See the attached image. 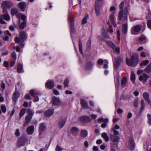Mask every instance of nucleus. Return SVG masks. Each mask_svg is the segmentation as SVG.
Here are the masks:
<instances>
[{
	"mask_svg": "<svg viewBox=\"0 0 151 151\" xmlns=\"http://www.w3.org/2000/svg\"><path fill=\"white\" fill-rule=\"evenodd\" d=\"M91 41L90 40H89L86 44V49H89L91 45Z\"/></svg>",
	"mask_w": 151,
	"mask_h": 151,
	"instance_id": "603ef678",
	"label": "nucleus"
},
{
	"mask_svg": "<svg viewBox=\"0 0 151 151\" xmlns=\"http://www.w3.org/2000/svg\"><path fill=\"white\" fill-rule=\"evenodd\" d=\"M71 132L73 135H76L79 132V129L77 127H73L72 128Z\"/></svg>",
	"mask_w": 151,
	"mask_h": 151,
	"instance_id": "b1692460",
	"label": "nucleus"
},
{
	"mask_svg": "<svg viewBox=\"0 0 151 151\" xmlns=\"http://www.w3.org/2000/svg\"><path fill=\"white\" fill-rule=\"evenodd\" d=\"M62 148L59 145H58L56 147L55 151H62Z\"/></svg>",
	"mask_w": 151,
	"mask_h": 151,
	"instance_id": "13d9d810",
	"label": "nucleus"
},
{
	"mask_svg": "<svg viewBox=\"0 0 151 151\" xmlns=\"http://www.w3.org/2000/svg\"><path fill=\"white\" fill-rule=\"evenodd\" d=\"M143 96L145 100L147 101L150 106H151V103L149 98V95L148 93L146 92H144L143 93Z\"/></svg>",
	"mask_w": 151,
	"mask_h": 151,
	"instance_id": "aec40b11",
	"label": "nucleus"
},
{
	"mask_svg": "<svg viewBox=\"0 0 151 151\" xmlns=\"http://www.w3.org/2000/svg\"><path fill=\"white\" fill-rule=\"evenodd\" d=\"M26 110L25 109H23L20 112L19 116L20 118H21V117L24 115L25 113H26Z\"/></svg>",
	"mask_w": 151,
	"mask_h": 151,
	"instance_id": "de8ad7c7",
	"label": "nucleus"
},
{
	"mask_svg": "<svg viewBox=\"0 0 151 151\" xmlns=\"http://www.w3.org/2000/svg\"><path fill=\"white\" fill-rule=\"evenodd\" d=\"M131 80L133 82H134L135 80V75L134 72L132 71L131 74Z\"/></svg>",
	"mask_w": 151,
	"mask_h": 151,
	"instance_id": "ea45409f",
	"label": "nucleus"
},
{
	"mask_svg": "<svg viewBox=\"0 0 151 151\" xmlns=\"http://www.w3.org/2000/svg\"><path fill=\"white\" fill-rule=\"evenodd\" d=\"M1 6L3 9L4 12V13H6L7 12V9H9V5L8 1H3L1 3Z\"/></svg>",
	"mask_w": 151,
	"mask_h": 151,
	"instance_id": "6e6552de",
	"label": "nucleus"
},
{
	"mask_svg": "<svg viewBox=\"0 0 151 151\" xmlns=\"http://www.w3.org/2000/svg\"><path fill=\"white\" fill-rule=\"evenodd\" d=\"M127 9L126 8L124 9L123 17L124 19L126 20L127 19Z\"/></svg>",
	"mask_w": 151,
	"mask_h": 151,
	"instance_id": "a19ab883",
	"label": "nucleus"
},
{
	"mask_svg": "<svg viewBox=\"0 0 151 151\" xmlns=\"http://www.w3.org/2000/svg\"><path fill=\"white\" fill-rule=\"evenodd\" d=\"M80 120L82 122H88L91 121L90 118L88 116H83L80 117Z\"/></svg>",
	"mask_w": 151,
	"mask_h": 151,
	"instance_id": "5701e85b",
	"label": "nucleus"
},
{
	"mask_svg": "<svg viewBox=\"0 0 151 151\" xmlns=\"http://www.w3.org/2000/svg\"><path fill=\"white\" fill-rule=\"evenodd\" d=\"M45 85L47 88L52 89L54 86V82L52 80H48L46 83Z\"/></svg>",
	"mask_w": 151,
	"mask_h": 151,
	"instance_id": "1a4fd4ad",
	"label": "nucleus"
},
{
	"mask_svg": "<svg viewBox=\"0 0 151 151\" xmlns=\"http://www.w3.org/2000/svg\"><path fill=\"white\" fill-rule=\"evenodd\" d=\"M79 47L80 52L82 54L83 53L82 48V43L81 41H79Z\"/></svg>",
	"mask_w": 151,
	"mask_h": 151,
	"instance_id": "8fccbe9b",
	"label": "nucleus"
},
{
	"mask_svg": "<svg viewBox=\"0 0 151 151\" xmlns=\"http://www.w3.org/2000/svg\"><path fill=\"white\" fill-rule=\"evenodd\" d=\"M104 68L105 69H107L108 68V62L107 60H104Z\"/></svg>",
	"mask_w": 151,
	"mask_h": 151,
	"instance_id": "5fc2aeb1",
	"label": "nucleus"
},
{
	"mask_svg": "<svg viewBox=\"0 0 151 151\" xmlns=\"http://www.w3.org/2000/svg\"><path fill=\"white\" fill-rule=\"evenodd\" d=\"M54 110L52 109H50L44 112V115L46 116L50 117L53 114Z\"/></svg>",
	"mask_w": 151,
	"mask_h": 151,
	"instance_id": "412c9836",
	"label": "nucleus"
},
{
	"mask_svg": "<svg viewBox=\"0 0 151 151\" xmlns=\"http://www.w3.org/2000/svg\"><path fill=\"white\" fill-rule=\"evenodd\" d=\"M149 63V61L147 60L143 61L142 62L140 63V66H142L143 65L146 66Z\"/></svg>",
	"mask_w": 151,
	"mask_h": 151,
	"instance_id": "a18cd8bd",
	"label": "nucleus"
},
{
	"mask_svg": "<svg viewBox=\"0 0 151 151\" xmlns=\"http://www.w3.org/2000/svg\"><path fill=\"white\" fill-rule=\"evenodd\" d=\"M12 57L13 59L16 60L17 58V56L16 53L15 52H13L12 54Z\"/></svg>",
	"mask_w": 151,
	"mask_h": 151,
	"instance_id": "4d7b16f0",
	"label": "nucleus"
},
{
	"mask_svg": "<svg viewBox=\"0 0 151 151\" xmlns=\"http://www.w3.org/2000/svg\"><path fill=\"white\" fill-rule=\"evenodd\" d=\"M46 129V127L44 123H41L39 127V135H41L43 132Z\"/></svg>",
	"mask_w": 151,
	"mask_h": 151,
	"instance_id": "f8f14e48",
	"label": "nucleus"
},
{
	"mask_svg": "<svg viewBox=\"0 0 151 151\" xmlns=\"http://www.w3.org/2000/svg\"><path fill=\"white\" fill-rule=\"evenodd\" d=\"M108 121V119H104L102 117L99 118L97 120L98 122L99 123H100L102 122H107Z\"/></svg>",
	"mask_w": 151,
	"mask_h": 151,
	"instance_id": "72a5a7b5",
	"label": "nucleus"
},
{
	"mask_svg": "<svg viewBox=\"0 0 151 151\" xmlns=\"http://www.w3.org/2000/svg\"><path fill=\"white\" fill-rule=\"evenodd\" d=\"M93 64L91 62L87 63L85 66V69L86 70H90L92 69Z\"/></svg>",
	"mask_w": 151,
	"mask_h": 151,
	"instance_id": "a878e982",
	"label": "nucleus"
},
{
	"mask_svg": "<svg viewBox=\"0 0 151 151\" xmlns=\"http://www.w3.org/2000/svg\"><path fill=\"white\" fill-rule=\"evenodd\" d=\"M81 107L83 109H89V107L87 102L85 100L81 99Z\"/></svg>",
	"mask_w": 151,
	"mask_h": 151,
	"instance_id": "9b49d317",
	"label": "nucleus"
},
{
	"mask_svg": "<svg viewBox=\"0 0 151 151\" xmlns=\"http://www.w3.org/2000/svg\"><path fill=\"white\" fill-rule=\"evenodd\" d=\"M149 76L145 73H144L139 77V80L140 81H145L148 78Z\"/></svg>",
	"mask_w": 151,
	"mask_h": 151,
	"instance_id": "2eb2a0df",
	"label": "nucleus"
},
{
	"mask_svg": "<svg viewBox=\"0 0 151 151\" xmlns=\"http://www.w3.org/2000/svg\"><path fill=\"white\" fill-rule=\"evenodd\" d=\"M123 60L122 58L118 57L114 59V63L115 69H117Z\"/></svg>",
	"mask_w": 151,
	"mask_h": 151,
	"instance_id": "7ed1b4c3",
	"label": "nucleus"
},
{
	"mask_svg": "<svg viewBox=\"0 0 151 151\" xmlns=\"http://www.w3.org/2000/svg\"><path fill=\"white\" fill-rule=\"evenodd\" d=\"M124 5V2L122 1L119 5V8L120 11L118 14V19L119 21H121L123 17V9Z\"/></svg>",
	"mask_w": 151,
	"mask_h": 151,
	"instance_id": "423d86ee",
	"label": "nucleus"
},
{
	"mask_svg": "<svg viewBox=\"0 0 151 151\" xmlns=\"http://www.w3.org/2000/svg\"><path fill=\"white\" fill-rule=\"evenodd\" d=\"M27 38L26 33L25 32L22 31L20 33L19 38L18 37L15 38V41L16 43L22 42H24Z\"/></svg>",
	"mask_w": 151,
	"mask_h": 151,
	"instance_id": "f03ea898",
	"label": "nucleus"
},
{
	"mask_svg": "<svg viewBox=\"0 0 151 151\" xmlns=\"http://www.w3.org/2000/svg\"><path fill=\"white\" fill-rule=\"evenodd\" d=\"M127 31V24L126 23L122 26V33L123 34H126Z\"/></svg>",
	"mask_w": 151,
	"mask_h": 151,
	"instance_id": "cd10ccee",
	"label": "nucleus"
},
{
	"mask_svg": "<svg viewBox=\"0 0 151 151\" xmlns=\"http://www.w3.org/2000/svg\"><path fill=\"white\" fill-rule=\"evenodd\" d=\"M120 128V126L117 124H115L114 128H112L111 131L113 132L114 134L115 135H118L119 134V132L116 129H119Z\"/></svg>",
	"mask_w": 151,
	"mask_h": 151,
	"instance_id": "6ab92c4d",
	"label": "nucleus"
},
{
	"mask_svg": "<svg viewBox=\"0 0 151 151\" xmlns=\"http://www.w3.org/2000/svg\"><path fill=\"white\" fill-rule=\"evenodd\" d=\"M19 6L22 11L24 12L25 11V8L28 6V5L25 2H22L19 3Z\"/></svg>",
	"mask_w": 151,
	"mask_h": 151,
	"instance_id": "ddd939ff",
	"label": "nucleus"
},
{
	"mask_svg": "<svg viewBox=\"0 0 151 151\" xmlns=\"http://www.w3.org/2000/svg\"><path fill=\"white\" fill-rule=\"evenodd\" d=\"M70 33L71 35L74 33L75 29L74 27V22L73 21H70Z\"/></svg>",
	"mask_w": 151,
	"mask_h": 151,
	"instance_id": "393cba45",
	"label": "nucleus"
},
{
	"mask_svg": "<svg viewBox=\"0 0 151 151\" xmlns=\"http://www.w3.org/2000/svg\"><path fill=\"white\" fill-rule=\"evenodd\" d=\"M116 77L114 75V79L116 88L117 85H118V86L119 85V81L121 79V78L120 76H119L117 78V79H116Z\"/></svg>",
	"mask_w": 151,
	"mask_h": 151,
	"instance_id": "c756f323",
	"label": "nucleus"
},
{
	"mask_svg": "<svg viewBox=\"0 0 151 151\" xmlns=\"http://www.w3.org/2000/svg\"><path fill=\"white\" fill-rule=\"evenodd\" d=\"M115 12H111V14L110 15V21L111 20H114L113 18V17L114 15Z\"/></svg>",
	"mask_w": 151,
	"mask_h": 151,
	"instance_id": "0e129e2a",
	"label": "nucleus"
},
{
	"mask_svg": "<svg viewBox=\"0 0 151 151\" xmlns=\"http://www.w3.org/2000/svg\"><path fill=\"white\" fill-rule=\"evenodd\" d=\"M32 116L27 115L25 118V123H29L32 119Z\"/></svg>",
	"mask_w": 151,
	"mask_h": 151,
	"instance_id": "58836bf2",
	"label": "nucleus"
},
{
	"mask_svg": "<svg viewBox=\"0 0 151 151\" xmlns=\"http://www.w3.org/2000/svg\"><path fill=\"white\" fill-rule=\"evenodd\" d=\"M27 113L28 114V115L32 116V117L34 115V112L33 110H31L30 109H29L27 110Z\"/></svg>",
	"mask_w": 151,
	"mask_h": 151,
	"instance_id": "37998d69",
	"label": "nucleus"
},
{
	"mask_svg": "<svg viewBox=\"0 0 151 151\" xmlns=\"http://www.w3.org/2000/svg\"><path fill=\"white\" fill-rule=\"evenodd\" d=\"M17 9L15 7L12 8L11 10V12L12 16L16 15L17 13Z\"/></svg>",
	"mask_w": 151,
	"mask_h": 151,
	"instance_id": "e433bc0d",
	"label": "nucleus"
},
{
	"mask_svg": "<svg viewBox=\"0 0 151 151\" xmlns=\"http://www.w3.org/2000/svg\"><path fill=\"white\" fill-rule=\"evenodd\" d=\"M127 146L128 147L130 150H133L135 146V145L134 143V141L133 139L132 138H130L129 139Z\"/></svg>",
	"mask_w": 151,
	"mask_h": 151,
	"instance_id": "0eeeda50",
	"label": "nucleus"
},
{
	"mask_svg": "<svg viewBox=\"0 0 151 151\" xmlns=\"http://www.w3.org/2000/svg\"><path fill=\"white\" fill-rule=\"evenodd\" d=\"M117 135L114 134L111 135L110 138L111 141L113 142H118L119 140V137Z\"/></svg>",
	"mask_w": 151,
	"mask_h": 151,
	"instance_id": "4468645a",
	"label": "nucleus"
},
{
	"mask_svg": "<svg viewBox=\"0 0 151 151\" xmlns=\"http://www.w3.org/2000/svg\"><path fill=\"white\" fill-rule=\"evenodd\" d=\"M8 4L9 5V9L12 7L14 5V3L10 1H8Z\"/></svg>",
	"mask_w": 151,
	"mask_h": 151,
	"instance_id": "09e8293b",
	"label": "nucleus"
},
{
	"mask_svg": "<svg viewBox=\"0 0 151 151\" xmlns=\"http://www.w3.org/2000/svg\"><path fill=\"white\" fill-rule=\"evenodd\" d=\"M88 18V15H86L83 18L82 22V23L83 24H85L87 22V19Z\"/></svg>",
	"mask_w": 151,
	"mask_h": 151,
	"instance_id": "49530a36",
	"label": "nucleus"
},
{
	"mask_svg": "<svg viewBox=\"0 0 151 151\" xmlns=\"http://www.w3.org/2000/svg\"><path fill=\"white\" fill-rule=\"evenodd\" d=\"M34 130V127L33 126L31 125L27 129V132L28 134L30 135L33 134Z\"/></svg>",
	"mask_w": 151,
	"mask_h": 151,
	"instance_id": "4be33fe9",
	"label": "nucleus"
},
{
	"mask_svg": "<svg viewBox=\"0 0 151 151\" xmlns=\"http://www.w3.org/2000/svg\"><path fill=\"white\" fill-rule=\"evenodd\" d=\"M114 52L116 53H119L120 52V48L119 47H116V46L114 49H113Z\"/></svg>",
	"mask_w": 151,
	"mask_h": 151,
	"instance_id": "3c124183",
	"label": "nucleus"
},
{
	"mask_svg": "<svg viewBox=\"0 0 151 151\" xmlns=\"http://www.w3.org/2000/svg\"><path fill=\"white\" fill-rule=\"evenodd\" d=\"M52 103L54 106H58L60 103V99L56 97H53L52 100Z\"/></svg>",
	"mask_w": 151,
	"mask_h": 151,
	"instance_id": "9d476101",
	"label": "nucleus"
},
{
	"mask_svg": "<svg viewBox=\"0 0 151 151\" xmlns=\"http://www.w3.org/2000/svg\"><path fill=\"white\" fill-rule=\"evenodd\" d=\"M26 21L25 20L23 21V22L21 23L19 26V28L20 29H23L24 27L26 26Z\"/></svg>",
	"mask_w": 151,
	"mask_h": 151,
	"instance_id": "473e14b6",
	"label": "nucleus"
},
{
	"mask_svg": "<svg viewBox=\"0 0 151 151\" xmlns=\"http://www.w3.org/2000/svg\"><path fill=\"white\" fill-rule=\"evenodd\" d=\"M147 116L148 117L149 123L150 125H151V115L150 114H148Z\"/></svg>",
	"mask_w": 151,
	"mask_h": 151,
	"instance_id": "338daca9",
	"label": "nucleus"
},
{
	"mask_svg": "<svg viewBox=\"0 0 151 151\" xmlns=\"http://www.w3.org/2000/svg\"><path fill=\"white\" fill-rule=\"evenodd\" d=\"M141 29V27L139 25H137L131 29V33L132 35H137L138 34Z\"/></svg>",
	"mask_w": 151,
	"mask_h": 151,
	"instance_id": "39448f33",
	"label": "nucleus"
},
{
	"mask_svg": "<svg viewBox=\"0 0 151 151\" xmlns=\"http://www.w3.org/2000/svg\"><path fill=\"white\" fill-rule=\"evenodd\" d=\"M69 83V81L68 79H66L64 81V84L65 85V87H67L68 86V84Z\"/></svg>",
	"mask_w": 151,
	"mask_h": 151,
	"instance_id": "bf43d9fd",
	"label": "nucleus"
},
{
	"mask_svg": "<svg viewBox=\"0 0 151 151\" xmlns=\"http://www.w3.org/2000/svg\"><path fill=\"white\" fill-rule=\"evenodd\" d=\"M139 57L137 54H135L131 57V60L126 58V62L129 66H136L138 63Z\"/></svg>",
	"mask_w": 151,
	"mask_h": 151,
	"instance_id": "f257e3e1",
	"label": "nucleus"
},
{
	"mask_svg": "<svg viewBox=\"0 0 151 151\" xmlns=\"http://www.w3.org/2000/svg\"><path fill=\"white\" fill-rule=\"evenodd\" d=\"M25 99L29 100H31L32 99V98L29 94H27L25 96Z\"/></svg>",
	"mask_w": 151,
	"mask_h": 151,
	"instance_id": "e2e57ef3",
	"label": "nucleus"
},
{
	"mask_svg": "<svg viewBox=\"0 0 151 151\" xmlns=\"http://www.w3.org/2000/svg\"><path fill=\"white\" fill-rule=\"evenodd\" d=\"M19 93L17 91H15L13 93L12 99L14 102V104L16 103L18 98L19 97Z\"/></svg>",
	"mask_w": 151,
	"mask_h": 151,
	"instance_id": "a211bd4d",
	"label": "nucleus"
},
{
	"mask_svg": "<svg viewBox=\"0 0 151 151\" xmlns=\"http://www.w3.org/2000/svg\"><path fill=\"white\" fill-rule=\"evenodd\" d=\"M102 33L101 34V35L104 37L106 38H109V36L107 35L106 32L105 30L104 29H102Z\"/></svg>",
	"mask_w": 151,
	"mask_h": 151,
	"instance_id": "79ce46f5",
	"label": "nucleus"
},
{
	"mask_svg": "<svg viewBox=\"0 0 151 151\" xmlns=\"http://www.w3.org/2000/svg\"><path fill=\"white\" fill-rule=\"evenodd\" d=\"M1 16L2 18H3L4 19L8 21L10 19V17L8 14L2 15Z\"/></svg>",
	"mask_w": 151,
	"mask_h": 151,
	"instance_id": "f704fd0d",
	"label": "nucleus"
},
{
	"mask_svg": "<svg viewBox=\"0 0 151 151\" xmlns=\"http://www.w3.org/2000/svg\"><path fill=\"white\" fill-rule=\"evenodd\" d=\"M100 7L99 3L98 1H96L95 11L96 15L97 16H99L100 14Z\"/></svg>",
	"mask_w": 151,
	"mask_h": 151,
	"instance_id": "dca6fc26",
	"label": "nucleus"
},
{
	"mask_svg": "<svg viewBox=\"0 0 151 151\" xmlns=\"http://www.w3.org/2000/svg\"><path fill=\"white\" fill-rule=\"evenodd\" d=\"M1 109L2 111L5 113L6 111V109L5 106H1Z\"/></svg>",
	"mask_w": 151,
	"mask_h": 151,
	"instance_id": "052dcab7",
	"label": "nucleus"
},
{
	"mask_svg": "<svg viewBox=\"0 0 151 151\" xmlns=\"http://www.w3.org/2000/svg\"><path fill=\"white\" fill-rule=\"evenodd\" d=\"M139 39L140 41H145L146 40V37L143 35H141V36L139 38Z\"/></svg>",
	"mask_w": 151,
	"mask_h": 151,
	"instance_id": "864d4df0",
	"label": "nucleus"
},
{
	"mask_svg": "<svg viewBox=\"0 0 151 151\" xmlns=\"http://www.w3.org/2000/svg\"><path fill=\"white\" fill-rule=\"evenodd\" d=\"M108 44L110 47L112 48V49H114V47L116 46L115 44L111 41H108Z\"/></svg>",
	"mask_w": 151,
	"mask_h": 151,
	"instance_id": "c03bdc74",
	"label": "nucleus"
},
{
	"mask_svg": "<svg viewBox=\"0 0 151 151\" xmlns=\"http://www.w3.org/2000/svg\"><path fill=\"white\" fill-rule=\"evenodd\" d=\"M127 82V79L126 77H123L122 80L121 85L122 87H125Z\"/></svg>",
	"mask_w": 151,
	"mask_h": 151,
	"instance_id": "4c0bfd02",
	"label": "nucleus"
},
{
	"mask_svg": "<svg viewBox=\"0 0 151 151\" xmlns=\"http://www.w3.org/2000/svg\"><path fill=\"white\" fill-rule=\"evenodd\" d=\"M147 25L149 29L151 30V20H149L147 22Z\"/></svg>",
	"mask_w": 151,
	"mask_h": 151,
	"instance_id": "680f3d73",
	"label": "nucleus"
},
{
	"mask_svg": "<svg viewBox=\"0 0 151 151\" xmlns=\"http://www.w3.org/2000/svg\"><path fill=\"white\" fill-rule=\"evenodd\" d=\"M67 120V118L65 116L61 117L59 121L58 126L59 128H62L65 125Z\"/></svg>",
	"mask_w": 151,
	"mask_h": 151,
	"instance_id": "20e7f679",
	"label": "nucleus"
},
{
	"mask_svg": "<svg viewBox=\"0 0 151 151\" xmlns=\"http://www.w3.org/2000/svg\"><path fill=\"white\" fill-rule=\"evenodd\" d=\"M88 132L87 131L83 130L81 131V137L84 138L86 137L88 135Z\"/></svg>",
	"mask_w": 151,
	"mask_h": 151,
	"instance_id": "bb28decb",
	"label": "nucleus"
},
{
	"mask_svg": "<svg viewBox=\"0 0 151 151\" xmlns=\"http://www.w3.org/2000/svg\"><path fill=\"white\" fill-rule=\"evenodd\" d=\"M134 106L135 107H137L138 106V100L137 99L135 100L134 103Z\"/></svg>",
	"mask_w": 151,
	"mask_h": 151,
	"instance_id": "69168bd1",
	"label": "nucleus"
},
{
	"mask_svg": "<svg viewBox=\"0 0 151 151\" xmlns=\"http://www.w3.org/2000/svg\"><path fill=\"white\" fill-rule=\"evenodd\" d=\"M23 65L21 64H18L17 65V70L18 73H21L24 72V70H23Z\"/></svg>",
	"mask_w": 151,
	"mask_h": 151,
	"instance_id": "c85d7f7f",
	"label": "nucleus"
},
{
	"mask_svg": "<svg viewBox=\"0 0 151 151\" xmlns=\"http://www.w3.org/2000/svg\"><path fill=\"white\" fill-rule=\"evenodd\" d=\"M102 137L105 140L106 142H107L109 140V138L107 135V133L104 132L102 134Z\"/></svg>",
	"mask_w": 151,
	"mask_h": 151,
	"instance_id": "2f4dec72",
	"label": "nucleus"
},
{
	"mask_svg": "<svg viewBox=\"0 0 151 151\" xmlns=\"http://www.w3.org/2000/svg\"><path fill=\"white\" fill-rule=\"evenodd\" d=\"M145 71L147 73L151 72V63L148 65L146 67Z\"/></svg>",
	"mask_w": 151,
	"mask_h": 151,
	"instance_id": "7c9ffc66",
	"label": "nucleus"
},
{
	"mask_svg": "<svg viewBox=\"0 0 151 151\" xmlns=\"http://www.w3.org/2000/svg\"><path fill=\"white\" fill-rule=\"evenodd\" d=\"M110 22L112 24H113L114 27H115L117 25H116V24L115 23V21H114V20H111L110 21V22L109 21H108L107 22V24H110Z\"/></svg>",
	"mask_w": 151,
	"mask_h": 151,
	"instance_id": "6e6d98bb",
	"label": "nucleus"
},
{
	"mask_svg": "<svg viewBox=\"0 0 151 151\" xmlns=\"http://www.w3.org/2000/svg\"><path fill=\"white\" fill-rule=\"evenodd\" d=\"M15 61L13 59L10 63V65L11 66H13L15 63Z\"/></svg>",
	"mask_w": 151,
	"mask_h": 151,
	"instance_id": "774afa93",
	"label": "nucleus"
},
{
	"mask_svg": "<svg viewBox=\"0 0 151 151\" xmlns=\"http://www.w3.org/2000/svg\"><path fill=\"white\" fill-rule=\"evenodd\" d=\"M145 107V102L143 99H142L141 101V107L140 111L142 112Z\"/></svg>",
	"mask_w": 151,
	"mask_h": 151,
	"instance_id": "c9c22d12",
	"label": "nucleus"
},
{
	"mask_svg": "<svg viewBox=\"0 0 151 151\" xmlns=\"http://www.w3.org/2000/svg\"><path fill=\"white\" fill-rule=\"evenodd\" d=\"M25 143V140L24 138H21L19 139L17 142V146L20 147L24 146Z\"/></svg>",
	"mask_w": 151,
	"mask_h": 151,
	"instance_id": "f3484780",
	"label": "nucleus"
}]
</instances>
